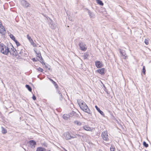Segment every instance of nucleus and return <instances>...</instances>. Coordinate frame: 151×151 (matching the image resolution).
<instances>
[{
	"label": "nucleus",
	"instance_id": "1",
	"mask_svg": "<svg viewBox=\"0 0 151 151\" xmlns=\"http://www.w3.org/2000/svg\"><path fill=\"white\" fill-rule=\"evenodd\" d=\"M77 101L80 108L83 111L89 114H91V111L84 101L81 99L78 100Z\"/></svg>",
	"mask_w": 151,
	"mask_h": 151
},
{
	"label": "nucleus",
	"instance_id": "2",
	"mask_svg": "<svg viewBox=\"0 0 151 151\" xmlns=\"http://www.w3.org/2000/svg\"><path fill=\"white\" fill-rule=\"evenodd\" d=\"M0 51L2 54L8 55L9 52V48L3 44L0 45Z\"/></svg>",
	"mask_w": 151,
	"mask_h": 151
},
{
	"label": "nucleus",
	"instance_id": "3",
	"mask_svg": "<svg viewBox=\"0 0 151 151\" xmlns=\"http://www.w3.org/2000/svg\"><path fill=\"white\" fill-rule=\"evenodd\" d=\"M64 135L66 139L67 140L70 139L71 138L73 139L76 138L78 136L77 134H76L75 135H74V137L71 136L70 134L68 132L65 133L64 134Z\"/></svg>",
	"mask_w": 151,
	"mask_h": 151
},
{
	"label": "nucleus",
	"instance_id": "4",
	"mask_svg": "<svg viewBox=\"0 0 151 151\" xmlns=\"http://www.w3.org/2000/svg\"><path fill=\"white\" fill-rule=\"evenodd\" d=\"M78 44L80 49L81 50L83 51H85L86 50L87 47L86 45L84 43L81 42H79Z\"/></svg>",
	"mask_w": 151,
	"mask_h": 151
},
{
	"label": "nucleus",
	"instance_id": "5",
	"mask_svg": "<svg viewBox=\"0 0 151 151\" xmlns=\"http://www.w3.org/2000/svg\"><path fill=\"white\" fill-rule=\"evenodd\" d=\"M11 49H9V52L10 54L13 55H14L17 56V49H15L12 45L11 46Z\"/></svg>",
	"mask_w": 151,
	"mask_h": 151
},
{
	"label": "nucleus",
	"instance_id": "6",
	"mask_svg": "<svg viewBox=\"0 0 151 151\" xmlns=\"http://www.w3.org/2000/svg\"><path fill=\"white\" fill-rule=\"evenodd\" d=\"M108 136L107 131H104L102 133V137L103 140L106 141H108L109 139L108 138Z\"/></svg>",
	"mask_w": 151,
	"mask_h": 151
},
{
	"label": "nucleus",
	"instance_id": "7",
	"mask_svg": "<svg viewBox=\"0 0 151 151\" xmlns=\"http://www.w3.org/2000/svg\"><path fill=\"white\" fill-rule=\"evenodd\" d=\"M95 65L97 68H100L103 67L102 62L97 61L95 62Z\"/></svg>",
	"mask_w": 151,
	"mask_h": 151
},
{
	"label": "nucleus",
	"instance_id": "8",
	"mask_svg": "<svg viewBox=\"0 0 151 151\" xmlns=\"http://www.w3.org/2000/svg\"><path fill=\"white\" fill-rule=\"evenodd\" d=\"M17 49V56H23L24 55V50L23 49H21L20 50Z\"/></svg>",
	"mask_w": 151,
	"mask_h": 151
},
{
	"label": "nucleus",
	"instance_id": "9",
	"mask_svg": "<svg viewBox=\"0 0 151 151\" xmlns=\"http://www.w3.org/2000/svg\"><path fill=\"white\" fill-rule=\"evenodd\" d=\"M34 51L37 54V57L40 59L41 62L42 63V62H43V59L41 56L40 52L39 51L37 52V51L35 50H34Z\"/></svg>",
	"mask_w": 151,
	"mask_h": 151
},
{
	"label": "nucleus",
	"instance_id": "10",
	"mask_svg": "<svg viewBox=\"0 0 151 151\" xmlns=\"http://www.w3.org/2000/svg\"><path fill=\"white\" fill-rule=\"evenodd\" d=\"M21 3L23 6L26 7H27L29 5V4L25 0H22Z\"/></svg>",
	"mask_w": 151,
	"mask_h": 151
},
{
	"label": "nucleus",
	"instance_id": "11",
	"mask_svg": "<svg viewBox=\"0 0 151 151\" xmlns=\"http://www.w3.org/2000/svg\"><path fill=\"white\" fill-rule=\"evenodd\" d=\"M27 37L28 40H29L30 43L34 47H35L36 46V45L33 42L32 39L31 38V37L29 36V35H27Z\"/></svg>",
	"mask_w": 151,
	"mask_h": 151
},
{
	"label": "nucleus",
	"instance_id": "12",
	"mask_svg": "<svg viewBox=\"0 0 151 151\" xmlns=\"http://www.w3.org/2000/svg\"><path fill=\"white\" fill-rule=\"evenodd\" d=\"M29 143L30 147L32 148H34L35 147V146L36 145V142L33 140H31L29 141Z\"/></svg>",
	"mask_w": 151,
	"mask_h": 151
},
{
	"label": "nucleus",
	"instance_id": "13",
	"mask_svg": "<svg viewBox=\"0 0 151 151\" xmlns=\"http://www.w3.org/2000/svg\"><path fill=\"white\" fill-rule=\"evenodd\" d=\"M49 26L52 29H55L56 28V25L53 23V21L52 20H50Z\"/></svg>",
	"mask_w": 151,
	"mask_h": 151
},
{
	"label": "nucleus",
	"instance_id": "14",
	"mask_svg": "<svg viewBox=\"0 0 151 151\" xmlns=\"http://www.w3.org/2000/svg\"><path fill=\"white\" fill-rule=\"evenodd\" d=\"M6 32V30L4 26L0 24V33L4 34Z\"/></svg>",
	"mask_w": 151,
	"mask_h": 151
},
{
	"label": "nucleus",
	"instance_id": "15",
	"mask_svg": "<svg viewBox=\"0 0 151 151\" xmlns=\"http://www.w3.org/2000/svg\"><path fill=\"white\" fill-rule=\"evenodd\" d=\"M74 124L79 127H81L83 125V122H81L80 121L76 120L74 122Z\"/></svg>",
	"mask_w": 151,
	"mask_h": 151
},
{
	"label": "nucleus",
	"instance_id": "16",
	"mask_svg": "<svg viewBox=\"0 0 151 151\" xmlns=\"http://www.w3.org/2000/svg\"><path fill=\"white\" fill-rule=\"evenodd\" d=\"M88 14L91 18L93 19L95 17V15L93 13V12H91L90 10L87 9Z\"/></svg>",
	"mask_w": 151,
	"mask_h": 151
},
{
	"label": "nucleus",
	"instance_id": "17",
	"mask_svg": "<svg viewBox=\"0 0 151 151\" xmlns=\"http://www.w3.org/2000/svg\"><path fill=\"white\" fill-rule=\"evenodd\" d=\"M98 73L101 75H104L105 74V68H102L98 69L97 70Z\"/></svg>",
	"mask_w": 151,
	"mask_h": 151
},
{
	"label": "nucleus",
	"instance_id": "18",
	"mask_svg": "<svg viewBox=\"0 0 151 151\" xmlns=\"http://www.w3.org/2000/svg\"><path fill=\"white\" fill-rule=\"evenodd\" d=\"M83 129L87 131H92V129L88 125H85L83 127Z\"/></svg>",
	"mask_w": 151,
	"mask_h": 151
},
{
	"label": "nucleus",
	"instance_id": "19",
	"mask_svg": "<svg viewBox=\"0 0 151 151\" xmlns=\"http://www.w3.org/2000/svg\"><path fill=\"white\" fill-rule=\"evenodd\" d=\"M95 107L96 109V110L97 111L102 115L104 116V112L100 110V109L97 106H95Z\"/></svg>",
	"mask_w": 151,
	"mask_h": 151
},
{
	"label": "nucleus",
	"instance_id": "20",
	"mask_svg": "<svg viewBox=\"0 0 151 151\" xmlns=\"http://www.w3.org/2000/svg\"><path fill=\"white\" fill-rule=\"evenodd\" d=\"M45 149L42 147H38L37 148L36 151H45Z\"/></svg>",
	"mask_w": 151,
	"mask_h": 151
},
{
	"label": "nucleus",
	"instance_id": "21",
	"mask_svg": "<svg viewBox=\"0 0 151 151\" xmlns=\"http://www.w3.org/2000/svg\"><path fill=\"white\" fill-rule=\"evenodd\" d=\"M1 132L3 134H6L7 133V131L5 129L4 127H1Z\"/></svg>",
	"mask_w": 151,
	"mask_h": 151
},
{
	"label": "nucleus",
	"instance_id": "22",
	"mask_svg": "<svg viewBox=\"0 0 151 151\" xmlns=\"http://www.w3.org/2000/svg\"><path fill=\"white\" fill-rule=\"evenodd\" d=\"M28 89V90L30 92H31L32 91V88L29 85H26L25 86Z\"/></svg>",
	"mask_w": 151,
	"mask_h": 151
},
{
	"label": "nucleus",
	"instance_id": "23",
	"mask_svg": "<svg viewBox=\"0 0 151 151\" xmlns=\"http://www.w3.org/2000/svg\"><path fill=\"white\" fill-rule=\"evenodd\" d=\"M97 3L101 6H103L104 4L102 1L100 0H96Z\"/></svg>",
	"mask_w": 151,
	"mask_h": 151
},
{
	"label": "nucleus",
	"instance_id": "24",
	"mask_svg": "<svg viewBox=\"0 0 151 151\" xmlns=\"http://www.w3.org/2000/svg\"><path fill=\"white\" fill-rule=\"evenodd\" d=\"M88 56L89 55L87 53H85L83 56V59L84 60L86 59L87 58Z\"/></svg>",
	"mask_w": 151,
	"mask_h": 151
},
{
	"label": "nucleus",
	"instance_id": "25",
	"mask_svg": "<svg viewBox=\"0 0 151 151\" xmlns=\"http://www.w3.org/2000/svg\"><path fill=\"white\" fill-rule=\"evenodd\" d=\"M50 81H52V83H53V84L55 86V87L56 88H57L58 87V85H57V84H56V82H55L52 79H50Z\"/></svg>",
	"mask_w": 151,
	"mask_h": 151
},
{
	"label": "nucleus",
	"instance_id": "26",
	"mask_svg": "<svg viewBox=\"0 0 151 151\" xmlns=\"http://www.w3.org/2000/svg\"><path fill=\"white\" fill-rule=\"evenodd\" d=\"M10 37L14 41L16 40L14 36L12 34L10 35Z\"/></svg>",
	"mask_w": 151,
	"mask_h": 151
},
{
	"label": "nucleus",
	"instance_id": "27",
	"mask_svg": "<svg viewBox=\"0 0 151 151\" xmlns=\"http://www.w3.org/2000/svg\"><path fill=\"white\" fill-rule=\"evenodd\" d=\"M14 41L15 42L17 47H19V46H20V44L19 43L17 40H15Z\"/></svg>",
	"mask_w": 151,
	"mask_h": 151
},
{
	"label": "nucleus",
	"instance_id": "28",
	"mask_svg": "<svg viewBox=\"0 0 151 151\" xmlns=\"http://www.w3.org/2000/svg\"><path fill=\"white\" fill-rule=\"evenodd\" d=\"M142 72L144 74H145L146 72L145 67V66H143V68L142 70Z\"/></svg>",
	"mask_w": 151,
	"mask_h": 151
},
{
	"label": "nucleus",
	"instance_id": "29",
	"mask_svg": "<svg viewBox=\"0 0 151 151\" xmlns=\"http://www.w3.org/2000/svg\"><path fill=\"white\" fill-rule=\"evenodd\" d=\"M143 145L146 147H148V145L144 141L143 142Z\"/></svg>",
	"mask_w": 151,
	"mask_h": 151
},
{
	"label": "nucleus",
	"instance_id": "30",
	"mask_svg": "<svg viewBox=\"0 0 151 151\" xmlns=\"http://www.w3.org/2000/svg\"><path fill=\"white\" fill-rule=\"evenodd\" d=\"M128 56L126 55L125 53L124 52H123V58L126 59L127 58Z\"/></svg>",
	"mask_w": 151,
	"mask_h": 151
},
{
	"label": "nucleus",
	"instance_id": "31",
	"mask_svg": "<svg viewBox=\"0 0 151 151\" xmlns=\"http://www.w3.org/2000/svg\"><path fill=\"white\" fill-rule=\"evenodd\" d=\"M110 150L111 151H115V148L113 146H111L110 147Z\"/></svg>",
	"mask_w": 151,
	"mask_h": 151
},
{
	"label": "nucleus",
	"instance_id": "32",
	"mask_svg": "<svg viewBox=\"0 0 151 151\" xmlns=\"http://www.w3.org/2000/svg\"><path fill=\"white\" fill-rule=\"evenodd\" d=\"M37 70L39 71H40L41 72H42L43 71V69L41 68H40L39 67V68H37Z\"/></svg>",
	"mask_w": 151,
	"mask_h": 151
},
{
	"label": "nucleus",
	"instance_id": "33",
	"mask_svg": "<svg viewBox=\"0 0 151 151\" xmlns=\"http://www.w3.org/2000/svg\"><path fill=\"white\" fill-rule=\"evenodd\" d=\"M145 42L146 45H148L149 44V41L148 40L145 39Z\"/></svg>",
	"mask_w": 151,
	"mask_h": 151
},
{
	"label": "nucleus",
	"instance_id": "34",
	"mask_svg": "<svg viewBox=\"0 0 151 151\" xmlns=\"http://www.w3.org/2000/svg\"><path fill=\"white\" fill-rule=\"evenodd\" d=\"M32 98L33 100H35L36 99V97L34 95L33 96V97H32Z\"/></svg>",
	"mask_w": 151,
	"mask_h": 151
},
{
	"label": "nucleus",
	"instance_id": "35",
	"mask_svg": "<svg viewBox=\"0 0 151 151\" xmlns=\"http://www.w3.org/2000/svg\"><path fill=\"white\" fill-rule=\"evenodd\" d=\"M63 99L62 94H60V100L61 101Z\"/></svg>",
	"mask_w": 151,
	"mask_h": 151
},
{
	"label": "nucleus",
	"instance_id": "36",
	"mask_svg": "<svg viewBox=\"0 0 151 151\" xmlns=\"http://www.w3.org/2000/svg\"><path fill=\"white\" fill-rule=\"evenodd\" d=\"M21 47L22 48H23V47H22V46L21 45H20V46H19V47H17V49H18L19 50H21V49L20 48V47Z\"/></svg>",
	"mask_w": 151,
	"mask_h": 151
},
{
	"label": "nucleus",
	"instance_id": "37",
	"mask_svg": "<svg viewBox=\"0 0 151 151\" xmlns=\"http://www.w3.org/2000/svg\"><path fill=\"white\" fill-rule=\"evenodd\" d=\"M37 60H38L37 59H36L35 58H33L32 60L33 61H37Z\"/></svg>",
	"mask_w": 151,
	"mask_h": 151
},
{
	"label": "nucleus",
	"instance_id": "38",
	"mask_svg": "<svg viewBox=\"0 0 151 151\" xmlns=\"http://www.w3.org/2000/svg\"><path fill=\"white\" fill-rule=\"evenodd\" d=\"M58 92L60 95V94H62L58 90Z\"/></svg>",
	"mask_w": 151,
	"mask_h": 151
},
{
	"label": "nucleus",
	"instance_id": "39",
	"mask_svg": "<svg viewBox=\"0 0 151 151\" xmlns=\"http://www.w3.org/2000/svg\"><path fill=\"white\" fill-rule=\"evenodd\" d=\"M63 118L64 119H67V118L66 117H65V116H63Z\"/></svg>",
	"mask_w": 151,
	"mask_h": 151
},
{
	"label": "nucleus",
	"instance_id": "40",
	"mask_svg": "<svg viewBox=\"0 0 151 151\" xmlns=\"http://www.w3.org/2000/svg\"><path fill=\"white\" fill-rule=\"evenodd\" d=\"M120 53H121V54H122V51L121 50H120Z\"/></svg>",
	"mask_w": 151,
	"mask_h": 151
},
{
	"label": "nucleus",
	"instance_id": "41",
	"mask_svg": "<svg viewBox=\"0 0 151 151\" xmlns=\"http://www.w3.org/2000/svg\"><path fill=\"white\" fill-rule=\"evenodd\" d=\"M68 19H69V20H71V18H70V17H69V18H68Z\"/></svg>",
	"mask_w": 151,
	"mask_h": 151
},
{
	"label": "nucleus",
	"instance_id": "42",
	"mask_svg": "<svg viewBox=\"0 0 151 151\" xmlns=\"http://www.w3.org/2000/svg\"><path fill=\"white\" fill-rule=\"evenodd\" d=\"M64 150L65 151H67L66 149H65V148H64Z\"/></svg>",
	"mask_w": 151,
	"mask_h": 151
},
{
	"label": "nucleus",
	"instance_id": "43",
	"mask_svg": "<svg viewBox=\"0 0 151 151\" xmlns=\"http://www.w3.org/2000/svg\"><path fill=\"white\" fill-rule=\"evenodd\" d=\"M75 134H74L73 136H73V137H74V135H75Z\"/></svg>",
	"mask_w": 151,
	"mask_h": 151
},
{
	"label": "nucleus",
	"instance_id": "44",
	"mask_svg": "<svg viewBox=\"0 0 151 151\" xmlns=\"http://www.w3.org/2000/svg\"><path fill=\"white\" fill-rule=\"evenodd\" d=\"M47 151H51L50 150H47Z\"/></svg>",
	"mask_w": 151,
	"mask_h": 151
},
{
	"label": "nucleus",
	"instance_id": "45",
	"mask_svg": "<svg viewBox=\"0 0 151 151\" xmlns=\"http://www.w3.org/2000/svg\"><path fill=\"white\" fill-rule=\"evenodd\" d=\"M145 151H146V150Z\"/></svg>",
	"mask_w": 151,
	"mask_h": 151
}]
</instances>
